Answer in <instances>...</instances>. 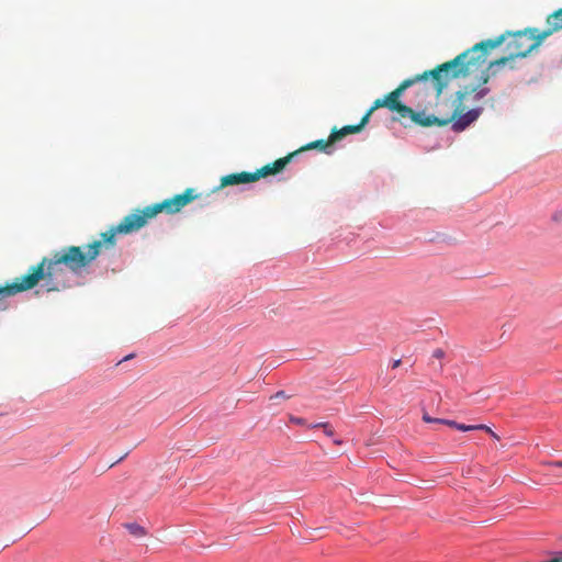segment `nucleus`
Wrapping results in <instances>:
<instances>
[{"label":"nucleus","mask_w":562,"mask_h":562,"mask_svg":"<svg viewBox=\"0 0 562 562\" xmlns=\"http://www.w3.org/2000/svg\"><path fill=\"white\" fill-rule=\"evenodd\" d=\"M503 40L504 37H495L482 41L452 60L403 80L396 89L378 99L375 106H384L396 112L394 120L403 124H406V120L422 127L451 124L453 132L464 131L482 114V108L469 110L464 104V100L476 91L475 88L456 93L451 101L450 115L426 114L422 109H425L432 98L438 99L451 79L480 71L486 64L488 52L498 47Z\"/></svg>","instance_id":"nucleus-1"},{"label":"nucleus","mask_w":562,"mask_h":562,"mask_svg":"<svg viewBox=\"0 0 562 562\" xmlns=\"http://www.w3.org/2000/svg\"><path fill=\"white\" fill-rule=\"evenodd\" d=\"M199 195L193 188L181 194L148 205L126 215L115 226L101 234V239L80 246H66L44 257L40 263L32 266L27 274L13 283L0 285V296L7 297L33 289L41 280L45 281L47 291H61L70 285L71 276L80 274L83 269L100 255L102 248H113L117 234H131L143 228L149 220L159 213L176 214L194 201Z\"/></svg>","instance_id":"nucleus-2"},{"label":"nucleus","mask_w":562,"mask_h":562,"mask_svg":"<svg viewBox=\"0 0 562 562\" xmlns=\"http://www.w3.org/2000/svg\"><path fill=\"white\" fill-rule=\"evenodd\" d=\"M498 37H504L499 45H502L508 37H510V40L506 43V50L508 52V55L491 61L484 70L483 68L481 69L482 74L480 77V82L483 85L488 82L491 76H495L497 74L498 68L507 65L516 58L526 57L533 49L538 48L540 44L546 40V37H542V31L532 27H528L526 30L517 31L514 33L506 32Z\"/></svg>","instance_id":"nucleus-3"},{"label":"nucleus","mask_w":562,"mask_h":562,"mask_svg":"<svg viewBox=\"0 0 562 562\" xmlns=\"http://www.w3.org/2000/svg\"><path fill=\"white\" fill-rule=\"evenodd\" d=\"M378 103V99L373 102L372 106L367 111V113L362 116L359 124L356 125H346L339 130L333 128L331 131V140L339 142L344 137L350 134H357L363 130V127L369 123V120L372 115V113L379 109L380 106H375Z\"/></svg>","instance_id":"nucleus-4"},{"label":"nucleus","mask_w":562,"mask_h":562,"mask_svg":"<svg viewBox=\"0 0 562 562\" xmlns=\"http://www.w3.org/2000/svg\"><path fill=\"white\" fill-rule=\"evenodd\" d=\"M295 155H297V151L290 153L289 155L277 159L272 164H268L261 167L260 169L256 170L255 172H252L255 181L281 172Z\"/></svg>","instance_id":"nucleus-5"},{"label":"nucleus","mask_w":562,"mask_h":562,"mask_svg":"<svg viewBox=\"0 0 562 562\" xmlns=\"http://www.w3.org/2000/svg\"><path fill=\"white\" fill-rule=\"evenodd\" d=\"M255 182L252 172L241 171L222 177L220 188Z\"/></svg>","instance_id":"nucleus-6"},{"label":"nucleus","mask_w":562,"mask_h":562,"mask_svg":"<svg viewBox=\"0 0 562 562\" xmlns=\"http://www.w3.org/2000/svg\"><path fill=\"white\" fill-rule=\"evenodd\" d=\"M547 29L542 31V37H549L553 33L562 31V9L553 11L547 16Z\"/></svg>","instance_id":"nucleus-7"},{"label":"nucleus","mask_w":562,"mask_h":562,"mask_svg":"<svg viewBox=\"0 0 562 562\" xmlns=\"http://www.w3.org/2000/svg\"><path fill=\"white\" fill-rule=\"evenodd\" d=\"M335 143H336V140H331V134H330L327 139H317V140L311 142V143L302 146L296 151L299 154V153L305 151V150L318 149V150L324 151V153H330L329 148Z\"/></svg>","instance_id":"nucleus-8"},{"label":"nucleus","mask_w":562,"mask_h":562,"mask_svg":"<svg viewBox=\"0 0 562 562\" xmlns=\"http://www.w3.org/2000/svg\"><path fill=\"white\" fill-rule=\"evenodd\" d=\"M422 418L425 423L442 424V425H447L451 428H456V426H457V422L451 420V419L434 418L426 411L423 412Z\"/></svg>","instance_id":"nucleus-9"},{"label":"nucleus","mask_w":562,"mask_h":562,"mask_svg":"<svg viewBox=\"0 0 562 562\" xmlns=\"http://www.w3.org/2000/svg\"><path fill=\"white\" fill-rule=\"evenodd\" d=\"M126 529L128 530V532L132 536H134L136 538H143L147 533L146 529L143 526L135 524V522L127 524Z\"/></svg>","instance_id":"nucleus-10"},{"label":"nucleus","mask_w":562,"mask_h":562,"mask_svg":"<svg viewBox=\"0 0 562 562\" xmlns=\"http://www.w3.org/2000/svg\"><path fill=\"white\" fill-rule=\"evenodd\" d=\"M456 429L460 431H470V430H484V431H491V428L486 425H465L457 423Z\"/></svg>","instance_id":"nucleus-11"},{"label":"nucleus","mask_w":562,"mask_h":562,"mask_svg":"<svg viewBox=\"0 0 562 562\" xmlns=\"http://www.w3.org/2000/svg\"><path fill=\"white\" fill-rule=\"evenodd\" d=\"M313 427L314 428H316V427L324 428V431L328 437H331L334 435V429L330 427V425L328 423H318V424L313 425Z\"/></svg>","instance_id":"nucleus-12"},{"label":"nucleus","mask_w":562,"mask_h":562,"mask_svg":"<svg viewBox=\"0 0 562 562\" xmlns=\"http://www.w3.org/2000/svg\"><path fill=\"white\" fill-rule=\"evenodd\" d=\"M551 218L554 223L562 224V210L553 212Z\"/></svg>","instance_id":"nucleus-13"},{"label":"nucleus","mask_w":562,"mask_h":562,"mask_svg":"<svg viewBox=\"0 0 562 562\" xmlns=\"http://www.w3.org/2000/svg\"><path fill=\"white\" fill-rule=\"evenodd\" d=\"M290 422L294 423L296 425H305V420L303 418H301V417L291 416L290 417Z\"/></svg>","instance_id":"nucleus-14"},{"label":"nucleus","mask_w":562,"mask_h":562,"mask_svg":"<svg viewBox=\"0 0 562 562\" xmlns=\"http://www.w3.org/2000/svg\"><path fill=\"white\" fill-rule=\"evenodd\" d=\"M543 465L562 468V461H549V462H544Z\"/></svg>","instance_id":"nucleus-15"},{"label":"nucleus","mask_w":562,"mask_h":562,"mask_svg":"<svg viewBox=\"0 0 562 562\" xmlns=\"http://www.w3.org/2000/svg\"><path fill=\"white\" fill-rule=\"evenodd\" d=\"M488 91L490 90L487 88H483L475 93V98H483L488 93Z\"/></svg>","instance_id":"nucleus-16"},{"label":"nucleus","mask_w":562,"mask_h":562,"mask_svg":"<svg viewBox=\"0 0 562 562\" xmlns=\"http://www.w3.org/2000/svg\"><path fill=\"white\" fill-rule=\"evenodd\" d=\"M273 398H286V395L283 391H279L270 397V400H273Z\"/></svg>","instance_id":"nucleus-17"},{"label":"nucleus","mask_w":562,"mask_h":562,"mask_svg":"<svg viewBox=\"0 0 562 562\" xmlns=\"http://www.w3.org/2000/svg\"><path fill=\"white\" fill-rule=\"evenodd\" d=\"M434 357H436V358H441V357H443V351H442L441 349H436V350L434 351Z\"/></svg>","instance_id":"nucleus-18"},{"label":"nucleus","mask_w":562,"mask_h":562,"mask_svg":"<svg viewBox=\"0 0 562 562\" xmlns=\"http://www.w3.org/2000/svg\"><path fill=\"white\" fill-rule=\"evenodd\" d=\"M487 432L493 437V439H496V440L499 439L498 435L495 434L492 429H491V431H487Z\"/></svg>","instance_id":"nucleus-19"},{"label":"nucleus","mask_w":562,"mask_h":562,"mask_svg":"<svg viewBox=\"0 0 562 562\" xmlns=\"http://www.w3.org/2000/svg\"><path fill=\"white\" fill-rule=\"evenodd\" d=\"M400 366H401V360H400V359H397V360H395V361L393 362L392 368H394V369H395V368H397V367H400Z\"/></svg>","instance_id":"nucleus-20"}]
</instances>
